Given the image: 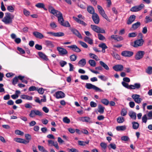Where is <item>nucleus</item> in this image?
I'll use <instances>...</instances> for the list:
<instances>
[{
	"mask_svg": "<svg viewBox=\"0 0 152 152\" xmlns=\"http://www.w3.org/2000/svg\"><path fill=\"white\" fill-rule=\"evenodd\" d=\"M68 47L77 53H79L81 51V50L75 45H73L69 46H68Z\"/></svg>",
	"mask_w": 152,
	"mask_h": 152,
	"instance_id": "15",
	"label": "nucleus"
},
{
	"mask_svg": "<svg viewBox=\"0 0 152 152\" xmlns=\"http://www.w3.org/2000/svg\"><path fill=\"white\" fill-rule=\"evenodd\" d=\"M113 69L116 72L121 71L124 69V66L122 65L117 64L113 67Z\"/></svg>",
	"mask_w": 152,
	"mask_h": 152,
	"instance_id": "14",
	"label": "nucleus"
},
{
	"mask_svg": "<svg viewBox=\"0 0 152 152\" xmlns=\"http://www.w3.org/2000/svg\"><path fill=\"white\" fill-rule=\"evenodd\" d=\"M112 56L116 59L120 60V56L116 53H113L112 54Z\"/></svg>",
	"mask_w": 152,
	"mask_h": 152,
	"instance_id": "50",
	"label": "nucleus"
},
{
	"mask_svg": "<svg viewBox=\"0 0 152 152\" xmlns=\"http://www.w3.org/2000/svg\"><path fill=\"white\" fill-rule=\"evenodd\" d=\"M129 115L131 118L134 120H135L136 118V114L135 113L131 111L129 112Z\"/></svg>",
	"mask_w": 152,
	"mask_h": 152,
	"instance_id": "28",
	"label": "nucleus"
},
{
	"mask_svg": "<svg viewBox=\"0 0 152 152\" xmlns=\"http://www.w3.org/2000/svg\"><path fill=\"white\" fill-rule=\"evenodd\" d=\"M15 133L18 135H23L24 134V133L18 130H16L15 131Z\"/></svg>",
	"mask_w": 152,
	"mask_h": 152,
	"instance_id": "61",
	"label": "nucleus"
},
{
	"mask_svg": "<svg viewBox=\"0 0 152 152\" xmlns=\"http://www.w3.org/2000/svg\"><path fill=\"white\" fill-rule=\"evenodd\" d=\"M48 145L50 146H54L57 149H59V146L56 141L54 142L53 141L49 140L48 141Z\"/></svg>",
	"mask_w": 152,
	"mask_h": 152,
	"instance_id": "16",
	"label": "nucleus"
},
{
	"mask_svg": "<svg viewBox=\"0 0 152 152\" xmlns=\"http://www.w3.org/2000/svg\"><path fill=\"white\" fill-rule=\"evenodd\" d=\"M58 18V22L61 25L63 22L64 21V18L63 17L62 14L61 13L60 14H59L56 16Z\"/></svg>",
	"mask_w": 152,
	"mask_h": 152,
	"instance_id": "23",
	"label": "nucleus"
},
{
	"mask_svg": "<svg viewBox=\"0 0 152 152\" xmlns=\"http://www.w3.org/2000/svg\"><path fill=\"white\" fill-rule=\"evenodd\" d=\"M84 40L90 45H92L93 43V40L89 37H85L84 38Z\"/></svg>",
	"mask_w": 152,
	"mask_h": 152,
	"instance_id": "26",
	"label": "nucleus"
},
{
	"mask_svg": "<svg viewBox=\"0 0 152 152\" xmlns=\"http://www.w3.org/2000/svg\"><path fill=\"white\" fill-rule=\"evenodd\" d=\"M121 84L124 87L128 89H131L130 88L131 85H129L128 83H126L124 81H123L122 82Z\"/></svg>",
	"mask_w": 152,
	"mask_h": 152,
	"instance_id": "43",
	"label": "nucleus"
},
{
	"mask_svg": "<svg viewBox=\"0 0 152 152\" xmlns=\"http://www.w3.org/2000/svg\"><path fill=\"white\" fill-rule=\"evenodd\" d=\"M91 28L93 31L97 33H105V31L104 29L96 25H91Z\"/></svg>",
	"mask_w": 152,
	"mask_h": 152,
	"instance_id": "2",
	"label": "nucleus"
},
{
	"mask_svg": "<svg viewBox=\"0 0 152 152\" xmlns=\"http://www.w3.org/2000/svg\"><path fill=\"white\" fill-rule=\"evenodd\" d=\"M132 127L134 129H137L139 127V124L138 123L136 122H133L132 123Z\"/></svg>",
	"mask_w": 152,
	"mask_h": 152,
	"instance_id": "37",
	"label": "nucleus"
},
{
	"mask_svg": "<svg viewBox=\"0 0 152 152\" xmlns=\"http://www.w3.org/2000/svg\"><path fill=\"white\" fill-rule=\"evenodd\" d=\"M57 50L58 51L59 54L61 56H64L67 54V51L64 48L60 47H57Z\"/></svg>",
	"mask_w": 152,
	"mask_h": 152,
	"instance_id": "9",
	"label": "nucleus"
},
{
	"mask_svg": "<svg viewBox=\"0 0 152 152\" xmlns=\"http://www.w3.org/2000/svg\"><path fill=\"white\" fill-rule=\"evenodd\" d=\"M48 10L51 13L54 15L56 17L61 13L60 12L55 10L54 8L51 6L49 7Z\"/></svg>",
	"mask_w": 152,
	"mask_h": 152,
	"instance_id": "8",
	"label": "nucleus"
},
{
	"mask_svg": "<svg viewBox=\"0 0 152 152\" xmlns=\"http://www.w3.org/2000/svg\"><path fill=\"white\" fill-rule=\"evenodd\" d=\"M145 5L143 4H141L137 6H134L130 9V11L133 12H137L141 10L144 7Z\"/></svg>",
	"mask_w": 152,
	"mask_h": 152,
	"instance_id": "5",
	"label": "nucleus"
},
{
	"mask_svg": "<svg viewBox=\"0 0 152 152\" xmlns=\"http://www.w3.org/2000/svg\"><path fill=\"white\" fill-rule=\"evenodd\" d=\"M78 144L81 146H85L86 144H88L89 141L84 142L82 141L79 140L78 141Z\"/></svg>",
	"mask_w": 152,
	"mask_h": 152,
	"instance_id": "40",
	"label": "nucleus"
},
{
	"mask_svg": "<svg viewBox=\"0 0 152 152\" xmlns=\"http://www.w3.org/2000/svg\"><path fill=\"white\" fill-rule=\"evenodd\" d=\"M133 52L127 50H125L122 52L121 55L124 57H130L133 55Z\"/></svg>",
	"mask_w": 152,
	"mask_h": 152,
	"instance_id": "13",
	"label": "nucleus"
},
{
	"mask_svg": "<svg viewBox=\"0 0 152 152\" xmlns=\"http://www.w3.org/2000/svg\"><path fill=\"white\" fill-rule=\"evenodd\" d=\"M140 23L139 22H137L136 23H135L132 24L131 29L132 30H135L140 26Z\"/></svg>",
	"mask_w": 152,
	"mask_h": 152,
	"instance_id": "22",
	"label": "nucleus"
},
{
	"mask_svg": "<svg viewBox=\"0 0 152 152\" xmlns=\"http://www.w3.org/2000/svg\"><path fill=\"white\" fill-rule=\"evenodd\" d=\"M145 72L148 75L152 74V66H148L145 69Z\"/></svg>",
	"mask_w": 152,
	"mask_h": 152,
	"instance_id": "35",
	"label": "nucleus"
},
{
	"mask_svg": "<svg viewBox=\"0 0 152 152\" xmlns=\"http://www.w3.org/2000/svg\"><path fill=\"white\" fill-rule=\"evenodd\" d=\"M98 77L102 80L104 81H106L108 79V78L104 75H100L98 76Z\"/></svg>",
	"mask_w": 152,
	"mask_h": 152,
	"instance_id": "59",
	"label": "nucleus"
},
{
	"mask_svg": "<svg viewBox=\"0 0 152 152\" xmlns=\"http://www.w3.org/2000/svg\"><path fill=\"white\" fill-rule=\"evenodd\" d=\"M45 6L44 4L41 3H38L35 5V6L38 8H44Z\"/></svg>",
	"mask_w": 152,
	"mask_h": 152,
	"instance_id": "48",
	"label": "nucleus"
},
{
	"mask_svg": "<svg viewBox=\"0 0 152 152\" xmlns=\"http://www.w3.org/2000/svg\"><path fill=\"white\" fill-rule=\"evenodd\" d=\"M21 98L23 99H26L29 100H31L32 99V96H30L24 94L21 95Z\"/></svg>",
	"mask_w": 152,
	"mask_h": 152,
	"instance_id": "31",
	"label": "nucleus"
},
{
	"mask_svg": "<svg viewBox=\"0 0 152 152\" xmlns=\"http://www.w3.org/2000/svg\"><path fill=\"white\" fill-rule=\"evenodd\" d=\"M77 56L74 55L73 54L70 56V58L72 61H75L77 59Z\"/></svg>",
	"mask_w": 152,
	"mask_h": 152,
	"instance_id": "49",
	"label": "nucleus"
},
{
	"mask_svg": "<svg viewBox=\"0 0 152 152\" xmlns=\"http://www.w3.org/2000/svg\"><path fill=\"white\" fill-rule=\"evenodd\" d=\"M117 122L119 123H121L124 121V118L122 117H119L117 119Z\"/></svg>",
	"mask_w": 152,
	"mask_h": 152,
	"instance_id": "52",
	"label": "nucleus"
},
{
	"mask_svg": "<svg viewBox=\"0 0 152 152\" xmlns=\"http://www.w3.org/2000/svg\"><path fill=\"white\" fill-rule=\"evenodd\" d=\"M78 64H80L82 66H84L86 64V60L84 58H83L80 60L78 63Z\"/></svg>",
	"mask_w": 152,
	"mask_h": 152,
	"instance_id": "42",
	"label": "nucleus"
},
{
	"mask_svg": "<svg viewBox=\"0 0 152 152\" xmlns=\"http://www.w3.org/2000/svg\"><path fill=\"white\" fill-rule=\"evenodd\" d=\"M145 23H147L149 22H152V18L149 16H146L145 18Z\"/></svg>",
	"mask_w": 152,
	"mask_h": 152,
	"instance_id": "41",
	"label": "nucleus"
},
{
	"mask_svg": "<svg viewBox=\"0 0 152 152\" xmlns=\"http://www.w3.org/2000/svg\"><path fill=\"white\" fill-rule=\"evenodd\" d=\"M99 63L100 65L102 66L106 70H109V68L108 66L106 64L104 63L102 61H99Z\"/></svg>",
	"mask_w": 152,
	"mask_h": 152,
	"instance_id": "32",
	"label": "nucleus"
},
{
	"mask_svg": "<svg viewBox=\"0 0 152 152\" xmlns=\"http://www.w3.org/2000/svg\"><path fill=\"white\" fill-rule=\"evenodd\" d=\"M63 121L66 123L69 124L70 122V119L67 117H64L63 119Z\"/></svg>",
	"mask_w": 152,
	"mask_h": 152,
	"instance_id": "51",
	"label": "nucleus"
},
{
	"mask_svg": "<svg viewBox=\"0 0 152 152\" xmlns=\"http://www.w3.org/2000/svg\"><path fill=\"white\" fill-rule=\"evenodd\" d=\"M136 16L133 15L130 16L127 22V24L128 25L131 24L135 20Z\"/></svg>",
	"mask_w": 152,
	"mask_h": 152,
	"instance_id": "21",
	"label": "nucleus"
},
{
	"mask_svg": "<svg viewBox=\"0 0 152 152\" xmlns=\"http://www.w3.org/2000/svg\"><path fill=\"white\" fill-rule=\"evenodd\" d=\"M127 113V110L125 108H123L121 110V114L122 116H125L126 115Z\"/></svg>",
	"mask_w": 152,
	"mask_h": 152,
	"instance_id": "47",
	"label": "nucleus"
},
{
	"mask_svg": "<svg viewBox=\"0 0 152 152\" xmlns=\"http://www.w3.org/2000/svg\"><path fill=\"white\" fill-rule=\"evenodd\" d=\"M88 63L92 67H94L96 66V63L94 60H89L88 61Z\"/></svg>",
	"mask_w": 152,
	"mask_h": 152,
	"instance_id": "44",
	"label": "nucleus"
},
{
	"mask_svg": "<svg viewBox=\"0 0 152 152\" xmlns=\"http://www.w3.org/2000/svg\"><path fill=\"white\" fill-rule=\"evenodd\" d=\"M148 118H147V115H144L142 118V121L143 123H146L147 122Z\"/></svg>",
	"mask_w": 152,
	"mask_h": 152,
	"instance_id": "55",
	"label": "nucleus"
},
{
	"mask_svg": "<svg viewBox=\"0 0 152 152\" xmlns=\"http://www.w3.org/2000/svg\"><path fill=\"white\" fill-rule=\"evenodd\" d=\"M71 30L74 34L76 36L79 38L80 39L82 38V37L81 34L75 28H73L71 29Z\"/></svg>",
	"mask_w": 152,
	"mask_h": 152,
	"instance_id": "19",
	"label": "nucleus"
},
{
	"mask_svg": "<svg viewBox=\"0 0 152 152\" xmlns=\"http://www.w3.org/2000/svg\"><path fill=\"white\" fill-rule=\"evenodd\" d=\"M73 18L77 22L81 24L82 25L84 26H85L87 25V24L83 21L80 20L78 18L75 17H73Z\"/></svg>",
	"mask_w": 152,
	"mask_h": 152,
	"instance_id": "29",
	"label": "nucleus"
},
{
	"mask_svg": "<svg viewBox=\"0 0 152 152\" xmlns=\"http://www.w3.org/2000/svg\"><path fill=\"white\" fill-rule=\"evenodd\" d=\"M7 10L10 12H13L14 10V8L12 6H9L7 7Z\"/></svg>",
	"mask_w": 152,
	"mask_h": 152,
	"instance_id": "58",
	"label": "nucleus"
},
{
	"mask_svg": "<svg viewBox=\"0 0 152 152\" xmlns=\"http://www.w3.org/2000/svg\"><path fill=\"white\" fill-rule=\"evenodd\" d=\"M97 7L99 13L104 18L107 20H108L109 19L105 14V12L102 7L100 5H98Z\"/></svg>",
	"mask_w": 152,
	"mask_h": 152,
	"instance_id": "6",
	"label": "nucleus"
},
{
	"mask_svg": "<svg viewBox=\"0 0 152 152\" xmlns=\"http://www.w3.org/2000/svg\"><path fill=\"white\" fill-rule=\"evenodd\" d=\"M65 96V94L61 91H58L56 93V97L57 99L62 98Z\"/></svg>",
	"mask_w": 152,
	"mask_h": 152,
	"instance_id": "18",
	"label": "nucleus"
},
{
	"mask_svg": "<svg viewBox=\"0 0 152 152\" xmlns=\"http://www.w3.org/2000/svg\"><path fill=\"white\" fill-rule=\"evenodd\" d=\"M79 120L83 122H85L89 123H92V122L91 120V118L88 117H83L79 118Z\"/></svg>",
	"mask_w": 152,
	"mask_h": 152,
	"instance_id": "17",
	"label": "nucleus"
},
{
	"mask_svg": "<svg viewBox=\"0 0 152 152\" xmlns=\"http://www.w3.org/2000/svg\"><path fill=\"white\" fill-rule=\"evenodd\" d=\"M98 38L100 40H103L105 39V37L102 34H98Z\"/></svg>",
	"mask_w": 152,
	"mask_h": 152,
	"instance_id": "63",
	"label": "nucleus"
},
{
	"mask_svg": "<svg viewBox=\"0 0 152 152\" xmlns=\"http://www.w3.org/2000/svg\"><path fill=\"white\" fill-rule=\"evenodd\" d=\"M33 35L36 38L42 39L44 37L43 35L41 33L38 31H34L33 32Z\"/></svg>",
	"mask_w": 152,
	"mask_h": 152,
	"instance_id": "20",
	"label": "nucleus"
},
{
	"mask_svg": "<svg viewBox=\"0 0 152 152\" xmlns=\"http://www.w3.org/2000/svg\"><path fill=\"white\" fill-rule=\"evenodd\" d=\"M64 34L61 32H59L57 33H55V37H62L64 35Z\"/></svg>",
	"mask_w": 152,
	"mask_h": 152,
	"instance_id": "57",
	"label": "nucleus"
},
{
	"mask_svg": "<svg viewBox=\"0 0 152 152\" xmlns=\"http://www.w3.org/2000/svg\"><path fill=\"white\" fill-rule=\"evenodd\" d=\"M108 148L109 150L112 148L114 150L116 148V146L115 144L113 143H111L108 146Z\"/></svg>",
	"mask_w": 152,
	"mask_h": 152,
	"instance_id": "45",
	"label": "nucleus"
},
{
	"mask_svg": "<svg viewBox=\"0 0 152 152\" xmlns=\"http://www.w3.org/2000/svg\"><path fill=\"white\" fill-rule=\"evenodd\" d=\"M14 140L18 142L26 144V140L24 139L18 138H14Z\"/></svg>",
	"mask_w": 152,
	"mask_h": 152,
	"instance_id": "25",
	"label": "nucleus"
},
{
	"mask_svg": "<svg viewBox=\"0 0 152 152\" xmlns=\"http://www.w3.org/2000/svg\"><path fill=\"white\" fill-rule=\"evenodd\" d=\"M116 129L118 131H124L126 129L125 126H118L116 127Z\"/></svg>",
	"mask_w": 152,
	"mask_h": 152,
	"instance_id": "39",
	"label": "nucleus"
},
{
	"mask_svg": "<svg viewBox=\"0 0 152 152\" xmlns=\"http://www.w3.org/2000/svg\"><path fill=\"white\" fill-rule=\"evenodd\" d=\"M14 16L10 12L5 13V16L2 20V21L5 24L10 25L12 23Z\"/></svg>",
	"mask_w": 152,
	"mask_h": 152,
	"instance_id": "1",
	"label": "nucleus"
},
{
	"mask_svg": "<svg viewBox=\"0 0 152 152\" xmlns=\"http://www.w3.org/2000/svg\"><path fill=\"white\" fill-rule=\"evenodd\" d=\"M121 140L122 141H128L129 140V138L128 137L126 136H122L121 137Z\"/></svg>",
	"mask_w": 152,
	"mask_h": 152,
	"instance_id": "54",
	"label": "nucleus"
},
{
	"mask_svg": "<svg viewBox=\"0 0 152 152\" xmlns=\"http://www.w3.org/2000/svg\"><path fill=\"white\" fill-rule=\"evenodd\" d=\"M61 25L64 26L69 27L70 26V24L68 21H65L64 23L63 22Z\"/></svg>",
	"mask_w": 152,
	"mask_h": 152,
	"instance_id": "62",
	"label": "nucleus"
},
{
	"mask_svg": "<svg viewBox=\"0 0 152 152\" xmlns=\"http://www.w3.org/2000/svg\"><path fill=\"white\" fill-rule=\"evenodd\" d=\"M101 102L104 104L107 105L109 104V101L107 99H104L101 100Z\"/></svg>",
	"mask_w": 152,
	"mask_h": 152,
	"instance_id": "46",
	"label": "nucleus"
},
{
	"mask_svg": "<svg viewBox=\"0 0 152 152\" xmlns=\"http://www.w3.org/2000/svg\"><path fill=\"white\" fill-rule=\"evenodd\" d=\"M144 42V40L141 38L135 40L134 42L133 46L135 48H137L142 46Z\"/></svg>",
	"mask_w": 152,
	"mask_h": 152,
	"instance_id": "7",
	"label": "nucleus"
},
{
	"mask_svg": "<svg viewBox=\"0 0 152 152\" xmlns=\"http://www.w3.org/2000/svg\"><path fill=\"white\" fill-rule=\"evenodd\" d=\"M140 87L141 85L140 83H135L134 85H131L130 88L131 89H134L136 88L138 89Z\"/></svg>",
	"mask_w": 152,
	"mask_h": 152,
	"instance_id": "24",
	"label": "nucleus"
},
{
	"mask_svg": "<svg viewBox=\"0 0 152 152\" xmlns=\"http://www.w3.org/2000/svg\"><path fill=\"white\" fill-rule=\"evenodd\" d=\"M85 87L88 89H93L96 91L103 92V91L95 86L90 83H86Z\"/></svg>",
	"mask_w": 152,
	"mask_h": 152,
	"instance_id": "3",
	"label": "nucleus"
},
{
	"mask_svg": "<svg viewBox=\"0 0 152 152\" xmlns=\"http://www.w3.org/2000/svg\"><path fill=\"white\" fill-rule=\"evenodd\" d=\"M92 18L94 22L96 24H98L100 21L99 17L98 14L96 13L93 14L92 16Z\"/></svg>",
	"mask_w": 152,
	"mask_h": 152,
	"instance_id": "12",
	"label": "nucleus"
},
{
	"mask_svg": "<svg viewBox=\"0 0 152 152\" xmlns=\"http://www.w3.org/2000/svg\"><path fill=\"white\" fill-rule=\"evenodd\" d=\"M140 96L138 94H133L132 96L135 102L138 104L140 103L142 100V99L140 98Z\"/></svg>",
	"mask_w": 152,
	"mask_h": 152,
	"instance_id": "10",
	"label": "nucleus"
},
{
	"mask_svg": "<svg viewBox=\"0 0 152 152\" xmlns=\"http://www.w3.org/2000/svg\"><path fill=\"white\" fill-rule=\"evenodd\" d=\"M89 55L91 58L95 59L97 61L99 60L98 56L95 54L91 53H90L89 54Z\"/></svg>",
	"mask_w": 152,
	"mask_h": 152,
	"instance_id": "36",
	"label": "nucleus"
},
{
	"mask_svg": "<svg viewBox=\"0 0 152 152\" xmlns=\"http://www.w3.org/2000/svg\"><path fill=\"white\" fill-rule=\"evenodd\" d=\"M104 107H103L101 105H99L98 106V112L101 114H102L104 112Z\"/></svg>",
	"mask_w": 152,
	"mask_h": 152,
	"instance_id": "34",
	"label": "nucleus"
},
{
	"mask_svg": "<svg viewBox=\"0 0 152 152\" xmlns=\"http://www.w3.org/2000/svg\"><path fill=\"white\" fill-rule=\"evenodd\" d=\"M79 44L83 47L85 48H87L88 47L87 44L84 42L80 41L79 42Z\"/></svg>",
	"mask_w": 152,
	"mask_h": 152,
	"instance_id": "60",
	"label": "nucleus"
},
{
	"mask_svg": "<svg viewBox=\"0 0 152 152\" xmlns=\"http://www.w3.org/2000/svg\"><path fill=\"white\" fill-rule=\"evenodd\" d=\"M87 11L88 12L91 14L93 15L94 13V10L93 7L91 6H88L87 8Z\"/></svg>",
	"mask_w": 152,
	"mask_h": 152,
	"instance_id": "30",
	"label": "nucleus"
},
{
	"mask_svg": "<svg viewBox=\"0 0 152 152\" xmlns=\"http://www.w3.org/2000/svg\"><path fill=\"white\" fill-rule=\"evenodd\" d=\"M148 117V119H152V110L149 111L147 115V116Z\"/></svg>",
	"mask_w": 152,
	"mask_h": 152,
	"instance_id": "64",
	"label": "nucleus"
},
{
	"mask_svg": "<svg viewBox=\"0 0 152 152\" xmlns=\"http://www.w3.org/2000/svg\"><path fill=\"white\" fill-rule=\"evenodd\" d=\"M38 54L39 56L44 60L47 61L48 60L46 56L42 52H39Z\"/></svg>",
	"mask_w": 152,
	"mask_h": 152,
	"instance_id": "27",
	"label": "nucleus"
},
{
	"mask_svg": "<svg viewBox=\"0 0 152 152\" xmlns=\"http://www.w3.org/2000/svg\"><path fill=\"white\" fill-rule=\"evenodd\" d=\"M100 146L102 149V150L104 152H106V148L107 147V144L104 142H101L100 143Z\"/></svg>",
	"mask_w": 152,
	"mask_h": 152,
	"instance_id": "38",
	"label": "nucleus"
},
{
	"mask_svg": "<svg viewBox=\"0 0 152 152\" xmlns=\"http://www.w3.org/2000/svg\"><path fill=\"white\" fill-rule=\"evenodd\" d=\"M145 52L143 51H139L137 53L135 58L137 60H139L141 59L143 56Z\"/></svg>",
	"mask_w": 152,
	"mask_h": 152,
	"instance_id": "11",
	"label": "nucleus"
},
{
	"mask_svg": "<svg viewBox=\"0 0 152 152\" xmlns=\"http://www.w3.org/2000/svg\"><path fill=\"white\" fill-rule=\"evenodd\" d=\"M45 42L46 45L47 46L52 47H53L54 46V45L53 44L52 42L50 41L46 40L45 41Z\"/></svg>",
	"mask_w": 152,
	"mask_h": 152,
	"instance_id": "53",
	"label": "nucleus"
},
{
	"mask_svg": "<svg viewBox=\"0 0 152 152\" xmlns=\"http://www.w3.org/2000/svg\"><path fill=\"white\" fill-rule=\"evenodd\" d=\"M25 137L26 139V144L29 142L30 141L31 139V135L29 134H25Z\"/></svg>",
	"mask_w": 152,
	"mask_h": 152,
	"instance_id": "33",
	"label": "nucleus"
},
{
	"mask_svg": "<svg viewBox=\"0 0 152 152\" xmlns=\"http://www.w3.org/2000/svg\"><path fill=\"white\" fill-rule=\"evenodd\" d=\"M42 115V113L39 110H34L31 111L29 115V116L31 118H33L36 115L41 116Z\"/></svg>",
	"mask_w": 152,
	"mask_h": 152,
	"instance_id": "4",
	"label": "nucleus"
},
{
	"mask_svg": "<svg viewBox=\"0 0 152 152\" xmlns=\"http://www.w3.org/2000/svg\"><path fill=\"white\" fill-rule=\"evenodd\" d=\"M137 34L136 32H132L128 34L129 37H134L136 36Z\"/></svg>",
	"mask_w": 152,
	"mask_h": 152,
	"instance_id": "56",
	"label": "nucleus"
}]
</instances>
